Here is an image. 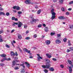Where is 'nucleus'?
<instances>
[{
	"label": "nucleus",
	"instance_id": "obj_1",
	"mask_svg": "<svg viewBox=\"0 0 73 73\" xmlns=\"http://www.w3.org/2000/svg\"><path fill=\"white\" fill-rule=\"evenodd\" d=\"M18 23H19V24H18V23L15 22L13 23V24H15V25H18V27L19 28H21V26L23 25V23L20 21L18 22Z\"/></svg>",
	"mask_w": 73,
	"mask_h": 73
},
{
	"label": "nucleus",
	"instance_id": "obj_2",
	"mask_svg": "<svg viewBox=\"0 0 73 73\" xmlns=\"http://www.w3.org/2000/svg\"><path fill=\"white\" fill-rule=\"evenodd\" d=\"M42 66L43 68H50V64H46L45 66L43 65V66Z\"/></svg>",
	"mask_w": 73,
	"mask_h": 73
},
{
	"label": "nucleus",
	"instance_id": "obj_3",
	"mask_svg": "<svg viewBox=\"0 0 73 73\" xmlns=\"http://www.w3.org/2000/svg\"><path fill=\"white\" fill-rule=\"evenodd\" d=\"M52 14V17H51V19L52 20L53 19H54V18L56 17V13L54 12L52 13H51Z\"/></svg>",
	"mask_w": 73,
	"mask_h": 73
},
{
	"label": "nucleus",
	"instance_id": "obj_4",
	"mask_svg": "<svg viewBox=\"0 0 73 73\" xmlns=\"http://www.w3.org/2000/svg\"><path fill=\"white\" fill-rule=\"evenodd\" d=\"M39 20L38 19H32V21H31V23H33V22H35V21H38Z\"/></svg>",
	"mask_w": 73,
	"mask_h": 73
},
{
	"label": "nucleus",
	"instance_id": "obj_5",
	"mask_svg": "<svg viewBox=\"0 0 73 73\" xmlns=\"http://www.w3.org/2000/svg\"><path fill=\"white\" fill-rule=\"evenodd\" d=\"M18 37L19 39V40H21V39L22 38V36H21V35L19 34H18Z\"/></svg>",
	"mask_w": 73,
	"mask_h": 73
},
{
	"label": "nucleus",
	"instance_id": "obj_6",
	"mask_svg": "<svg viewBox=\"0 0 73 73\" xmlns=\"http://www.w3.org/2000/svg\"><path fill=\"white\" fill-rule=\"evenodd\" d=\"M10 54L11 56H15V53L13 51H11Z\"/></svg>",
	"mask_w": 73,
	"mask_h": 73
},
{
	"label": "nucleus",
	"instance_id": "obj_7",
	"mask_svg": "<svg viewBox=\"0 0 73 73\" xmlns=\"http://www.w3.org/2000/svg\"><path fill=\"white\" fill-rule=\"evenodd\" d=\"M59 19L60 20H64L65 19V17L63 16H60L58 17Z\"/></svg>",
	"mask_w": 73,
	"mask_h": 73
},
{
	"label": "nucleus",
	"instance_id": "obj_8",
	"mask_svg": "<svg viewBox=\"0 0 73 73\" xmlns=\"http://www.w3.org/2000/svg\"><path fill=\"white\" fill-rule=\"evenodd\" d=\"M69 72L70 73H72V67H69Z\"/></svg>",
	"mask_w": 73,
	"mask_h": 73
},
{
	"label": "nucleus",
	"instance_id": "obj_9",
	"mask_svg": "<svg viewBox=\"0 0 73 73\" xmlns=\"http://www.w3.org/2000/svg\"><path fill=\"white\" fill-rule=\"evenodd\" d=\"M24 50L26 52H27L28 53H30V52H31V51L29 50H28V49H26V48H24Z\"/></svg>",
	"mask_w": 73,
	"mask_h": 73
},
{
	"label": "nucleus",
	"instance_id": "obj_10",
	"mask_svg": "<svg viewBox=\"0 0 73 73\" xmlns=\"http://www.w3.org/2000/svg\"><path fill=\"white\" fill-rule=\"evenodd\" d=\"M46 43L47 45H49V44L50 43V41L49 40H48L46 41Z\"/></svg>",
	"mask_w": 73,
	"mask_h": 73
},
{
	"label": "nucleus",
	"instance_id": "obj_11",
	"mask_svg": "<svg viewBox=\"0 0 73 73\" xmlns=\"http://www.w3.org/2000/svg\"><path fill=\"white\" fill-rule=\"evenodd\" d=\"M56 44H60V43H61V41L57 39L56 40Z\"/></svg>",
	"mask_w": 73,
	"mask_h": 73
},
{
	"label": "nucleus",
	"instance_id": "obj_12",
	"mask_svg": "<svg viewBox=\"0 0 73 73\" xmlns=\"http://www.w3.org/2000/svg\"><path fill=\"white\" fill-rule=\"evenodd\" d=\"M16 64V60H14L12 61V65L14 66Z\"/></svg>",
	"mask_w": 73,
	"mask_h": 73
},
{
	"label": "nucleus",
	"instance_id": "obj_13",
	"mask_svg": "<svg viewBox=\"0 0 73 73\" xmlns=\"http://www.w3.org/2000/svg\"><path fill=\"white\" fill-rule=\"evenodd\" d=\"M49 70L50 71H51V72H53L54 70V69L53 67H50L49 68Z\"/></svg>",
	"mask_w": 73,
	"mask_h": 73
},
{
	"label": "nucleus",
	"instance_id": "obj_14",
	"mask_svg": "<svg viewBox=\"0 0 73 73\" xmlns=\"http://www.w3.org/2000/svg\"><path fill=\"white\" fill-rule=\"evenodd\" d=\"M25 63L26 64V66H27V67L28 68H29V67H30V65H29V63H28L27 62H25Z\"/></svg>",
	"mask_w": 73,
	"mask_h": 73
},
{
	"label": "nucleus",
	"instance_id": "obj_15",
	"mask_svg": "<svg viewBox=\"0 0 73 73\" xmlns=\"http://www.w3.org/2000/svg\"><path fill=\"white\" fill-rule=\"evenodd\" d=\"M30 1H31L30 0H27V1H25V3L27 4H29Z\"/></svg>",
	"mask_w": 73,
	"mask_h": 73
},
{
	"label": "nucleus",
	"instance_id": "obj_16",
	"mask_svg": "<svg viewBox=\"0 0 73 73\" xmlns=\"http://www.w3.org/2000/svg\"><path fill=\"white\" fill-rule=\"evenodd\" d=\"M4 40L2 38V37L1 36H0V42H3Z\"/></svg>",
	"mask_w": 73,
	"mask_h": 73
},
{
	"label": "nucleus",
	"instance_id": "obj_17",
	"mask_svg": "<svg viewBox=\"0 0 73 73\" xmlns=\"http://www.w3.org/2000/svg\"><path fill=\"white\" fill-rule=\"evenodd\" d=\"M0 56L2 57H6V55L4 54L0 55Z\"/></svg>",
	"mask_w": 73,
	"mask_h": 73
},
{
	"label": "nucleus",
	"instance_id": "obj_18",
	"mask_svg": "<svg viewBox=\"0 0 73 73\" xmlns=\"http://www.w3.org/2000/svg\"><path fill=\"white\" fill-rule=\"evenodd\" d=\"M46 64H48L50 63V60L48 59L46 60Z\"/></svg>",
	"mask_w": 73,
	"mask_h": 73
},
{
	"label": "nucleus",
	"instance_id": "obj_19",
	"mask_svg": "<svg viewBox=\"0 0 73 73\" xmlns=\"http://www.w3.org/2000/svg\"><path fill=\"white\" fill-rule=\"evenodd\" d=\"M57 38L58 39L59 38H60L61 37V35L60 34H58L57 35Z\"/></svg>",
	"mask_w": 73,
	"mask_h": 73
},
{
	"label": "nucleus",
	"instance_id": "obj_20",
	"mask_svg": "<svg viewBox=\"0 0 73 73\" xmlns=\"http://www.w3.org/2000/svg\"><path fill=\"white\" fill-rule=\"evenodd\" d=\"M44 31L45 32H48V27H45L44 28Z\"/></svg>",
	"mask_w": 73,
	"mask_h": 73
},
{
	"label": "nucleus",
	"instance_id": "obj_21",
	"mask_svg": "<svg viewBox=\"0 0 73 73\" xmlns=\"http://www.w3.org/2000/svg\"><path fill=\"white\" fill-rule=\"evenodd\" d=\"M5 60H7V58H4L3 59L1 60V61L2 62H3Z\"/></svg>",
	"mask_w": 73,
	"mask_h": 73
},
{
	"label": "nucleus",
	"instance_id": "obj_22",
	"mask_svg": "<svg viewBox=\"0 0 73 73\" xmlns=\"http://www.w3.org/2000/svg\"><path fill=\"white\" fill-rule=\"evenodd\" d=\"M46 56H47V57H48V58H50V57H52V56L51 55H49V54L48 53H47L46 54Z\"/></svg>",
	"mask_w": 73,
	"mask_h": 73
},
{
	"label": "nucleus",
	"instance_id": "obj_23",
	"mask_svg": "<svg viewBox=\"0 0 73 73\" xmlns=\"http://www.w3.org/2000/svg\"><path fill=\"white\" fill-rule=\"evenodd\" d=\"M25 40H28L31 39V38L30 37H27L25 38Z\"/></svg>",
	"mask_w": 73,
	"mask_h": 73
},
{
	"label": "nucleus",
	"instance_id": "obj_24",
	"mask_svg": "<svg viewBox=\"0 0 73 73\" xmlns=\"http://www.w3.org/2000/svg\"><path fill=\"white\" fill-rule=\"evenodd\" d=\"M25 72V70H24V69L22 70L21 71V73H24Z\"/></svg>",
	"mask_w": 73,
	"mask_h": 73
},
{
	"label": "nucleus",
	"instance_id": "obj_25",
	"mask_svg": "<svg viewBox=\"0 0 73 73\" xmlns=\"http://www.w3.org/2000/svg\"><path fill=\"white\" fill-rule=\"evenodd\" d=\"M64 1V0H60L59 1V3L60 4H62V3H63V1Z\"/></svg>",
	"mask_w": 73,
	"mask_h": 73
},
{
	"label": "nucleus",
	"instance_id": "obj_26",
	"mask_svg": "<svg viewBox=\"0 0 73 73\" xmlns=\"http://www.w3.org/2000/svg\"><path fill=\"white\" fill-rule=\"evenodd\" d=\"M0 15H5V13L4 12L0 11Z\"/></svg>",
	"mask_w": 73,
	"mask_h": 73
},
{
	"label": "nucleus",
	"instance_id": "obj_27",
	"mask_svg": "<svg viewBox=\"0 0 73 73\" xmlns=\"http://www.w3.org/2000/svg\"><path fill=\"white\" fill-rule=\"evenodd\" d=\"M41 12V10H38L37 12V13L38 15L40 14Z\"/></svg>",
	"mask_w": 73,
	"mask_h": 73
},
{
	"label": "nucleus",
	"instance_id": "obj_28",
	"mask_svg": "<svg viewBox=\"0 0 73 73\" xmlns=\"http://www.w3.org/2000/svg\"><path fill=\"white\" fill-rule=\"evenodd\" d=\"M68 62L69 63V64H72V62L70 60H68Z\"/></svg>",
	"mask_w": 73,
	"mask_h": 73
},
{
	"label": "nucleus",
	"instance_id": "obj_29",
	"mask_svg": "<svg viewBox=\"0 0 73 73\" xmlns=\"http://www.w3.org/2000/svg\"><path fill=\"white\" fill-rule=\"evenodd\" d=\"M16 9H17V10H19L20 9V7L18 6H17Z\"/></svg>",
	"mask_w": 73,
	"mask_h": 73
},
{
	"label": "nucleus",
	"instance_id": "obj_30",
	"mask_svg": "<svg viewBox=\"0 0 73 73\" xmlns=\"http://www.w3.org/2000/svg\"><path fill=\"white\" fill-rule=\"evenodd\" d=\"M68 46H71V44H70V41L69 40L68 42Z\"/></svg>",
	"mask_w": 73,
	"mask_h": 73
},
{
	"label": "nucleus",
	"instance_id": "obj_31",
	"mask_svg": "<svg viewBox=\"0 0 73 73\" xmlns=\"http://www.w3.org/2000/svg\"><path fill=\"white\" fill-rule=\"evenodd\" d=\"M4 65V64L3 63H1L0 64V66H3Z\"/></svg>",
	"mask_w": 73,
	"mask_h": 73
},
{
	"label": "nucleus",
	"instance_id": "obj_32",
	"mask_svg": "<svg viewBox=\"0 0 73 73\" xmlns=\"http://www.w3.org/2000/svg\"><path fill=\"white\" fill-rule=\"evenodd\" d=\"M9 15H10L9 13L8 12L6 14V16H9Z\"/></svg>",
	"mask_w": 73,
	"mask_h": 73
},
{
	"label": "nucleus",
	"instance_id": "obj_33",
	"mask_svg": "<svg viewBox=\"0 0 73 73\" xmlns=\"http://www.w3.org/2000/svg\"><path fill=\"white\" fill-rule=\"evenodd\" d=\"M19 69V67H15L14 68V69L15 70H17V69Z\"/></svg>",
	"mask_w": 73,
	"mask_h": 73
},
{
	"label": "nucleus",
	"instance_id": "obj_34",
	"mask_svg": "<svg viewBox=\"0 0 73 73\" xmlns=\"http://www.w3.org/2000/svg\"><path fill=\"white\" fill-rule=\"evenodd\" d=\"M66 40H67V39L66 38H64L63 39V41L64 42H66Z\"/></svg>",
	"mask_w": 73,
	"mask_h": 73
},
{
	"label": "nucleus",
	"instance_id": "obj_35",
	"mask_svg": "<svg viewBox=\"0 0 73 73\" xmlns=\"http://www.w3.org/2000/svg\"><path fill=\"white\" fill-rule=\"evenodd\" d=\"M73 4V1H70L69 2V4Z\"/></svg>",
	"mask_w": 73,
	"mask_h": 73
},
{
	"label": "nucleus",
	"instance_id": "obj_36",
	"mask_svg": "<svg viewBox=\"0 0 73 73\" xmlns=\"http://www.w3.org/2000/svg\"><path fill=\"white\" fill-rule=\"evenodd\" d=\"M60 68H64V65H60Z\"/></svg>",
	"mask_w": 73,
	"mask_h": 73
},
{
	"label": "nucleus",
	"instance_id": "obj_37",
	"mask_svg": "<svg viewBox=\"0 0 73 73\" xmlns=\"http://www.w3.org/2000/svg\"><path fill=\"white\" fill-rule=\"evenodd\" d=\"M18 14H22V12L21 11H18L17 13Z\"/></svg>",
	"mask_w": 73,
	"mask_h": 73
},
{
	"label": "nucleus",
	"instance_id": "obj_38",
	"mask_svg": "<svg viewBox=\"0 0 73 73\" xmlns=\"http://www.w3.org/2000/svg\"><path fill=\"white\" fill-rule=\"evenodd\" d=\"M42 26V25H39L38 26V28H40Z\"/></svg>",
	"mask_w": 73,
	"mask_h": 73
},
{
	"label": "nucleus",
	"instance_id": "obj_39",
	"mask_svg": "<svg viewBox=\"0 0 73 73\" xmlns=\"http://www.w3.org/2000/svg\"><path fill=\"white\" fill-rule=\"evenodd\" d=\"M6 46L7 47V48H9V47H10L9 46L8 44L6 45Z\"/></svg>",
	"mask_w": 73,
	"mask_h": 73
},
{
	"label": "nucleus",
	"instance_id": "obj_40",
	"mask_svg": "<svg viewBox=\"0 0 73 73\" xmlns=\"http://www.w3.org/2000/svg\"><path fill=\"white\" fill-rule=\"evenodd\" d=\"M6 60L7 61H10V60H11V58H8L7 59L6 58Z\"/></svg>",
	"mask_w": 73,
	"mask_h": 73
},
{
	"label": "nucleus",
	"instance_id": "obj_41",
	"mask_svg": "<svg viewBox=\"0 0 73 73\" xmlns=\"http://www.w3.org/2000/svg\"><path fill=\"white\" fill-rule=\"evenodd\" d=\"M54 9H52V10H51V12L52 13H53V12H54Z\"/></svg>",
	"mask_w": 73,
	"mask_h": 73
},
{
	"label": "nucleus",
	"instance_id": "obj_42",
	"mask_svg": "<svg viewBox=\"0 0 73 73\" xmlns=\"http://www.w3.org/2000/svg\"><path fill=\"white\" fill-rule=\"evenodd\" d=\"M61 10L62 11H63L64 12V11L65 9H64V8L62 7L61 8Z\"/></svg>",
	"mask_w": 73,
	"mask_h": 73
},
{
	"label": "nucleus",
	"instance_id": "obj_43",
	"mask_svg": "<svg viewBox=\"0 0 73 73\" xmlns=\"http://www.w3.org/2000/svg\"><path fill=\"white\" fill-rule=\"evenodd\" d=\"M44 72H45V73H48V70L45 69L44 70Z\"/></svg>",
	"mask_w": 73,
	"mask_h": 73
},
{
	"label": "nucleus",
	"instance_id": "obj_44",
	"mask_svg": "<svg viewBox=\"0 0 73 73\" xmlns=\"http://www.w3.org/2000/svg\"><path fill=\"white\" fill-rule=\"evenodd\" d=\"M66 15H69V14H70V13H69L68 12H67L66 13Z\"/></svg>",
	"mask_w": 73,
	"mask_h": 73
},
{
	"label": "nucleus",
	"instance_id": "obj_45",
	"mask_svg": "<svg viewBox=\"0 0 73 73\" xmlns=\"http://www.w3.org/2000/svg\"><path fill=\"white\" fill-rule=\"evenodd\" d=\"M54 33H51L50 35L51 36H53V35H54Z\"/></svg>",
	"mask_w": 73,
	"mask_h": 73
},
{
	"label": "nucleus",
	"instance_id": "obj_46",
	"mask_svg": "<svg viewBox=\"0 0 73 73\" xmlns=\"http://www.w3.org/2000/svg\"><path fill=\"white\" fill-rule=\"evenodd\" d=\"M52 60L53 61H57V59H56L55 58H52Z\"/></svg>",
	"mask_w": 73,
	"mask_h": 73
},
{
	"label": "nucleus",
	"instance_id": "obj_47",
	"mask_svg": "<svg viewBox=\"0 0 73 73\" xmlns=\"http://www.w3.org/2000/svg\"><path fill=\"white\" fill-rule=\"evenodd\" d=\"M40 58L39 57H38L37 58V60L38 61H40Z\"/></svg>",
	"mask_w": 73,
	"mask_h": 73
},
{
	"label": "nucleus",
	"instance_id": "obj_48",
	"mask_svg": "<svg viewBox=\"0 0 73 73\" xmlns=\"http://www.w3.org/2000/svg\"><path fill=\"white\" fill-rule=\"evenodd\" d=\"M16 6H15L13 7V8L14 9H16Z\"/></svg>",
	"mask_w": 73,
	"mask_h": 73
},
{
	"label": "nucleus",
	"instance_id": "obj_49",
	"mask_svg": "<svg viewBox=\"0 0 73 73\" xmlns=\"http://www.w3.org/2000/svg\"><path fill=\"white\" fill-rule=\"evenodd\" d=\"M37 36L36 34H35L34 35V37L35 38H36V37H37Z\"/></svg>",
	"mask_w": 73,
	"mask_h": 73
},
{
	"label": "nucleus",
	"instance_id": "obj_50",
	"mask_svg": "<svg viewBox=\"0 0 73 73\" xmlns=\"http://www.w3.org/2000/svg\"><path fill=\"white\" fill-rule=\"evenodd\" d=\"M70 52V50L69 49H68L67 50V53H68V52Z\"/></svg>",
	"mask_w": 73,
	"mask_h": 73
},
{
	"label": "nucleus",
	"instance_id": "obj_51",
	"mask_svg": "<svg viewBox=\"0 0 73 73\" xmlns=\"http://www.w3.org/2000/svg\"><path fill=\"white\" fill-rule=\"evenodd\" d=\"M70 50H73V48L72 47H71L70 48Z\"/></svg>",
	"mask_w": 73,
	"mask_h": 73
},
{
	"label": "nucleus",
	"instance_id": "obj_52",
	"mask_svg": "<svg viewBox=\"0 0 73 73\" xmlns=\"http://www.w3.org/2000/svg\"><path fill=\"white\" fill-rule=\"evenodd\" d=\"M27 28V26L26 25H25L24 26V28L25 29H26Z\"/></svg>",
	"mask_w": 73,
	"mask_h": 73
},
{
	"label": "nucleus",
	"instance_id": "obj_53",
	"mask_svg": "<svg viewBox=\"0 0 73 73\" xmlns=\"http://www.w3.org/2000/svg\"><path fill=\"white\" fill-rule=\"evenodd\" d=\"M73 28V26H70V29H72V28Z\"/></svg>",
	"mask_w": 73,
	"mask_h": 73
},
{
	"label": "nucleus",
	"instance_id": "obj_54",
	"mask_svg": "<svg viewBox=\"0 0 73 73\" xmlns=\"http://www.w3.org/2000/svg\"><path fill=\"white\" fill-rule=\"evenodd\" d=\"M15 17H13L12 18V19L13 20H15Z\"/></svg>",
	"mask_w": 73,
	"mask_h": 73
},
{
	"label": "nucleus",
	"instance_id": "obj_55",
	"mask_svg": "<svg viewBox=\"0 0 73 73\" xmlns=\"http://www.w3.org/2000/svg\"><path fill=\"white\" fill-rule=\"evenodd\" d=\"M14 31H15V30L13 29L11 32V33H13V32H14Z\"/></svg>",
	"mask_w": 73,
	"mask_h": 73
},
{
	"label": "nucleus",
	"instance_id": "obj_56",
	"mask_svg": "<svg viewBox=\"0 0 73 73\" xmlns=\"http://www.w3.org/2000/svg\"><path fill=\"white\" fill-rule=\"evenodd\" d=\"M3 9L1 8V7H0V11H3Z\"/></svg>",
	"mask_w": 73,
	"mask_h": 73
},
{
	"label": "nucleus",
	"instance_id": "obj_57",
	"mask_svg": "<svg viewBox=\"0 0 73 73\" xmlns=\"http://www.w3.org/2000/svg\"><path fill=\"white\" fill-rule=\"evenodd\" d=\"M29 57L30 58H33V56H30Z\"/></svg>",
	"mask_w": 73,
	"mask_h": 73
},
{
	"label": "nucleus",
	"instance_id": "obj_58",
	"mask_svg": "<svg viewBox=\"0 0 73 73\" xmlns=\"http://www.w3.org/2000/svg\"><path fill=\"white\" fill-rule=\"evenodd\" d=\"M14 20L15 21H18V19H17V18H15L14 19Z\"/></svg>",
	"mask_w": 73,
	"mask_h": 73
},
{
	"label": "nucleus",
	"instance_id": "obj_59",
	"mask_svg": "<svg viewBox=\"0 0 73 73\" xmlns=\"http://www.w3.org/2000/svg\"><path fill=\"white\" fill-rule=\"evenodd\" d=\"M13 12H14V13H16V12H17L16 11H15V10H13Z\"/></svg>",
	"mask_w": 73,
	"mask_h": 73
},
{
	"label": "nucleus",
	"instance_id": "obj_60",
	"mask_svg": "<svg viewBox=\"0 0 73 73\" xmlns=\"http://www.w3.org/2000/svg\"><path fill=\"white\" fill-rule=\"evenodd\" d=\"M19 62V60H15V62Z\"/></svg>",
	"mask_w": 73,
	"mask_h": 73
},
{
	"label": "nucleus",
	"instance_id": "obj_61",
	"mask_svg": "<svg viewBox=\"0 0 73 73\" xmlns=\"http://www.w3.org/2000/svg\"><path fill=\"white\" fill-rule=\"evenodd\" d=\"M68 11H71L72 10V8H69V9H68Z\"/></svg>",
	"mask_w": 73,
	"mask_h": 73
},
{
	"label": "nucleus",
	"instance_id": "obj_62",
	"mask_svg": "<svg viewBox=\"0 0 73 73\" xmlns=\"http://www.w3.org/2000/svg\"><path fill=\"white\" fill-rule=\"evenodd\" d=\"M43 27H45L46 26V25H45V24H43Z\"/></svg>",
	"mask_w": 73,
	"mask_h": 73
},
{
	"label": "nucleus",
	"instance_id": "obj_63",
	"mask_svg": "<svg viewBox=\"0 0 73 73\" xmlns=\"http://www.w3.org/2000/svg\"><path fill=\"white\" fill-rule=\"evenodd\" d=\"M44 37H45V35H42V38H44Z\"/></svg>",
	"mask_w": 73,
	"mask_h": 73
},
{
	"label": "nucleus",
	"instance_id": "obj_64",
	"mask_svg": "<svg viewBox=\"0 0 73 73\" xmlns=\"http://www.w3.org/2000/svg\"><path fill=\"white\" fill-rule=\"evenodd\" d=\"M15 54L16 56H17V55H18V54H17V53L16 52H15Z\"/></svg>",
	"mask_w": 73,
	"mask_h": 73
}]
</instances>
